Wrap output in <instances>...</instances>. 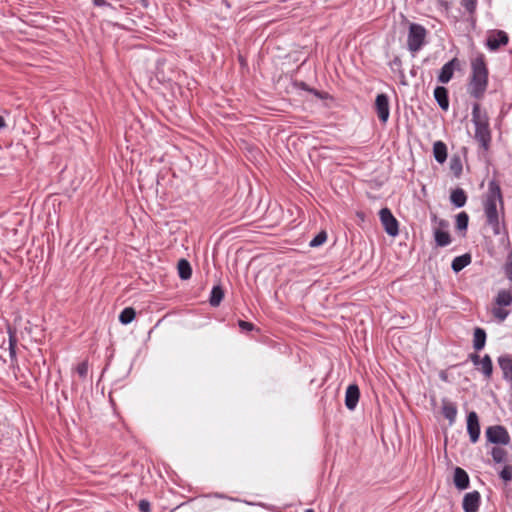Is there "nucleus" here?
<instances>
[{"label": "nucleus", "mask_w": 512, "mask_h": 512, "mask_svg": "<svg viewBox=\"0 0 512 512\" xmlns=\"http://www.w3.org/2000/svg\"><path fill=\"white\" fill-rule=\"evenodd\" d=\"M486 224L491 227L494 235L506 231L504 223V198L500 183L495 178L488 182L487 191L482 197Z\"/></svg>", "instance_id": "obj_1"}, {"label": "nucleus", "mask_w": 512, "mask_h": 512, "mask_svg": "<svg viewBox=\"0 0 512 512\" xmlns=\"http://www.w3.org/2000/svg\"><path fill=\"white\" fill-rule=\"evenodd\" d=\"M489 71L486 64L485 56L478 54L471 61V74L467 84V92L470 97L477 101L484 98L488 87Z\"/></svg>", "instance_id": "obj_2"}, {"label": "nucleus", "mask_w": 512, "mask_h": 512, "mask_svg": "<svg viewBox=\"0 0 512 512\" xmlns=\"http://www.w3.org/2000/svg\"><path fill=\"white\" fill-rule=\"evenodd\" d=\"M489 120L487 111L481 107L479 102H475L472 106V122L475 126L474 138L483 151L489 150L492 140Z\"/></svg>", "instance_id": "obj_3"}, {"label": "nucleus", "mask_w": 512, "mask_h": 512, "mask_svg": "<svg viewBox=\"0 0 512 512\" xmlns=\"http://www.w3.org/2000/svg\"><path fill=\"white\" fill-rule=\"evenodd\" d=\"M426 36L427 30L424 26L417 23H411L409 25L407 37V46L409 51L412 53L418 52L425 45Z\"/></svg>", "instance_id": "obj_4"}, {"label": "nucleus", "mask_w": 512, "mask_h": 512, "mask_svg": "<svg viewBox=\"0 0 512 512\" xmlns=\"http://www.w3.org/2000/svg\"><path fill=\"white\" fill-rule=\"evenodd\" d=\"M485 435L490 443L508 445L511 441L507 429L502 425H493L486 428Z\"/></svg>", "instance_id": "obj_5"}, {"label": "nucleus", "mask_w": 512, "mask_h": 512, "mask_svg": "<svg viewBox=\"0 0 512 512\" xmlns=\"http://www.w3.org/2000/svg\"><path fill=\"white\" fill-rule=\"evenodd\" d=\"M380 221L386 233L390 236H396L399 233V225L397 219L393 216L388 208H382L379 212Z\"/></svg>", "instance_id": "obj_6"}, {"label": "nucleus", "mask_w": 512, "mask_h": 512, "mask_svg": "<svg viewBox=\"0 0 512 512\" xmlns=\"http://www.w3.org/2000/svg\"><path fill=\"white\" fill-rule=\"evenodd\" d=\"M374 108L378 119L385 124L388 121L390 115L388 96L384 93L378 94L375 99Z\"/></svg>", "instance_id": "obj_7"}, {"label": "nucleus", "mask_w": 512, "mask_h": 512, "mask_svg": "<svg viewBox=\"0 0 512 512\" xmlns=\"http://www.w3.org/2000/svg\"><path fill=\"white\" fill-rule=\"evenodd\" d=\"M508 41L509 37L506 32L502 30H494L488 35L486 45L491 51H496L501 46L506 45Z\"/></svg>", "instance_id": "obj_8"}, {"label": "nucleus", "mask_w": 512, "mask_h": 512, "mask_svg": "<svg viewBox=\"0 0 512 512\" xmlns=\"http://www.w3.org/2000/svg\"><path fill=\"white\" fill-rule=\"evenodd\" d=\"M456 69H460V61L455 57L443 65L438 74V81L443 84L448 83Z\"/></svg>", "instance_id": "obj_9"}, {"label": "nucleus", "mask_w": 512, "mask_h": 512, "mask_svg": "<svg viewBox=\"0 0 512 512\" xmlns=\"http://www.w3.org/2000/svg\"><path fill=\"white\" fill-rule=\"evenodd\" d=\"M481 503V495L478 491L468 492L464 495L462 508L464 512H478Z\"/></svg>", "instance_id": "obj_10"}, {"label": "nucleus", "mask_w": 512, "mask_h": 512, "mask_svg": "<svg viewBox=\"0 0 512 512\" xmlns=\"http://www.w3.org/2000/svg\"><path fill=\"white\" fill-rule=\"evenodd\" d=\"M467 431L471 442L476 443L480 437V424L475 411H471L467 415Z\"/></svg>", "instance_id": "obj_11"}, {"label": "nucleus", "mask_w": 512, "mask_h": 512, "mask_svg": "<svg viewBox=\"0 0 512 512\" xmlns=\"http://www.w3.org/2000/svg\"><path fill=\"white\" fill-rule=\"evenodd\" d=\"M360 397V390L356 384H351L347 387L345 393V406L349 410H354L358 404Z\"/></svg>", "instance_id": "obj_12"}, {"label": "nucleus", "mask_w": 512, "mask_h": 512, "mask_svg": "<svg viewBox=\"0 0 512 512\" xmlns=\"http://www.w3.org/2000/svg\"><path fill=\"white\" fill-rule=\"evenodd\" d=\"M498 364L503 373V378L512 382V357L509 354L498 357Z\"/></svg>", "instance_id": "obj_13"}, {"label": "nucleus", "mask_w": 512, "mask_h": 512, "mask_svg": "<svg viewBox=\"0 0 512 512\" xmlns=\"http://www.w3.org/2000/svg\"><path fill=\"white\" fill-rule=\"evenodd\" d=\"M442 415L449 421V424L452 425L457 417L456 404L446 398L442 399Z\"/></svg>", "instance_id": "obj_14"}, {"label": "nucleus", "mask_w": 512, "mask_h": 512, "mask_svg": "<svg viewBox=\"0 0 512 512\" xmlns=\"http://www.w3.org/2000/svg\"><path fill=\"white\" fill-rule=\"evenodd\" d=\"M434 98L436 102L438 103L439 107L447 111L449 108V97H448V90L444 86H437L434 89Z\"/></svg>", "instance_id": "obj_15"}, {"label": "nucleus", "mask_w": 512, "mask_h": 512, "mask_svg": "<svg viewBox=\"0 0 512 512\" xmlns=\"http://www.w3.org/2000/svg\"><path fill=\"white\" fill-rule=\"evenodd\" d=\"M454 484L459 490H465L469 487L470 480L467 472L460 468L456 467L454 470Z\"/></svg>", "instance_id": "obj_16"}, {"label": "nucleus", "mask_w": 512, "mask_h": 512, "mask_svg": "<svg viewBox=\"0 0 512 512\" xmlns=\"http://www.w3.org/2000/svg\"><path fill=\"white\" fill-rule=\"evenodd\" d=\"M450 201L457 208L463 207L467 202L466 192L462 188L452 190L450 194Z\"/></svg>", "instance_id": "obj_17"}, {"label": "nucleus", "mask_w": 512, "mask_h": 512, "mask_svg": "<svg viewBox=\"0 0 512 512\" xmlns=\"http://www.w3.org/2000/svg\"><path fill=\"white\" fill-rule=\"evenodd\" d=\"M433 155L435 160L442 164L447 159V147L446 144L442 141H436L433 144Z\"/></svg>", "instance_id": "obj_18"}, {"label": "nucleus", "mask_w": 512, "mask_h": 512, "mask_svg": "<svg viewBox=\"0 0 512 512\" xmlns=\"http://www.w3.org/2000/svg\"><path fill=\"white\" fill-rule=\"evenodd\" d=\"M486 343V332L483 328L476 327L473 333V348L480 351L484 348Z\"/></svg>", "instance_id": "obj_19"}, {"label": "nucleus", "mask_w": 512, "mask_h": 512, "mask_svg": "<svg viewBox=\"0 0 512 512\" xmlns=\"http://www.w3.org/2000/svg\"><path fill=\"white\" fill-rule=\"evenodd\" d=\"M471 263V255L466 253L453 259L451 268L455 273L460 272Z\"/></svg>", "instance_id": "obj_20"}, {"label": "nucleus", "mask_w": 512, "mask_h": 512, "mask_svg": "<svg viewBox=\"0 0 512 512\" xmlns=\"http://www.w3.org/2000/svg\"><path fill=\"white\" fill-rule=\"evenodd\" d=\"M434 239L437 246L445 247L451 243V236L448 231L442 229L434 230Z\"/></svg>", "instance_id": "obj_21"}, {"label": "nucleus", "mask_w": 512, "mask_h": 512, "mask_svg": "<svg viewBox=\"0 0 512 512\" xmlns=\"http://www.w3.org/2000/svg\"><path fill=\"white\" fill-rule=\"evenodd\" d=\"M178 274L182 280H188L192 276V268L186 259H180L177 264Z\"/></svg>", "instance_id": "obj_22"}, {"label": "nucleus", "mask_w": 512, "mask_h": 512, "mask_svg": "<svg viewBox=\"0 0 512 512\" xmlns=\"http://www.w3.org/2000/svg\"><path fill=\"white\" fill-rule=\"evenodd\" d=\"M223 298H224V290L222 289V287L220 285L214 286L212 288L210 298H209L210 305L213 307L219 306L221 301L223 300Z\"/></svg>", "instance_id": "obj_23"}, {"label": "nucleus", "mask_w": 512, "mask_h": 512, "mask_svg": "<svg viewBox=\"0 0 512 512\" xmlns=\"http://www.w3.org/2000/svg\"><path fill=\"white\" fill-rule=\"evenodd\" d=\"M498 306L506 307L512 304V293L508 290H500L495 298Z\"/></svg>", "instance_id": "obj_24"}, {"label": "nucleus", "mask_w": 512, "mask_h": 512, "mask_svg": "<svg viewBox=\"0 0 512 512\" xmlns=\"http://www.w3.org/2000/svg\"><path fill=\"white\" fill-rule=\"evenodd\" d=\"M479 366L481 367V371L485 378L490 379L493 373V364L490 356L487 354L484 355Z\"/></svg>", "instance_id": "obj_25"}, {"label": "nucleus", "mask_w": 512, "mask_h": 512, "mask_svg": "<svg viewBox=\"0 0 512 512\" xmlns=\"http://www.w3.org/2000/svg\"><path fill=\"white\" fill-rule=\"evenodd\" d=\"M135 316H136L135 309L132 307H126L121 311V313L119 315V321L121 324L127 325L135 319Z\"/></svg>", "instance_id": "obj_26"}, {"label": "nucleus", "mask_w": 512, "mask_h": 512, "mask_svg": "<svg viewBox=\"0 0 512 512\" xmlns=\"http://www.w3.org/2000/svg\"><path fill=\"white\" fill-rule=\"evenodd\" d=\"M450 170L455 177L459 178L462 174V162L459 156H453L450 160Z\"/></svg>", "instance_id": "obj_27"}, {"label": "nucleus", "mask_w": 512, "mask_h": 512, "mask_svg": "<svg viewBox=\"0 0 512 512\" xmlns=\"http://www.w3.org/2000/svg\"><path fill=\"white\" fill-rule=\"evenodd\" d=\"M469 222V216L466 212H460L456 215V228L459 231L467 230Z\"/></svg>", "instance_id": "obj_28"}, {"label": "nucleus", "mask_w": 512, "mask_h": 512, "mask_svg": "<svg viewBox=\"0 0 512 512\" xmlns=\"http://www.w3.org/2000/svg\"><path fill=\"white\" fill-rule=\"evenodd\" d=\"M491 455L496 463H503L506 461L507 451L501 447H493L491 450Z\"/></svg>", "instance_id": "obj_29"}, {"label": "nucleus", "mask_w": 512, "mask_h": 512, "mask_svg": "<svg viewBox=\"0 0 512 512\" xmlns=\"http://www.w3.org/2000/svg\"><path fill=\"white\" fill-rule=\"evenodd\" d=\"M9 333V353L11 358L16 357V346H17V338L15 335V332L12 331L10 328L8 330Z\"/></svg>", "instance_id": "obj_30"}, {"label": "nucleus", "mask_w": 512, "mask_h": 512, "mask_svg": "<svg viewBox=\"0 0 512 512\" xmlns=\"http://www.w3.org/2000/svg\"><path fill=\"white\" fill-rule=\"evenodd\" d=\"M327 240V234L325 231L319 232L309 243L311 247H318Z\"/></svg>", "instance_id": "obj_31"}, {"label": "nucleus", "mask_w": 512, "mask_h": 512, "mask_svg": "<svg viewBox=\"0 0 512 512\" xmlns=\"http://www.w3.org/2000/svg\"><path fill=\"white\" fill-rule=\"evenodd\" d=\"M493 316L499 321L503 322L509 315V311L499 306L498 308H493L492 310Z\"/></svg>", "instance_id": "obj_32"}, {"label": "nucleus", "mask_w": 512, "mask_h": 512, "mask_svg": "<svg viewBox=\"0 0 512 512\" xmlns=\"http://www.w3.org/2000/svg\"><path fill=\"white\" fill-rule=\"evenodd\" d=\"M461 5L465 8V10L469 14H474L476 7H477V1L476 0H461Z\"/></svg>", "instance_id": "obj_33"}, {"label": "nucleus", "mask_w": 512, "mask_h": 512, "mask_svg": "<svg viewBox=\"0 0 512 512\" xmlns=\"http://www.w3.org/2000/svg\"><path fill=\"white\" fill-rule=\"evenodd\" d=\"M500 477L505 482H509L512 480V466L511 465H505L503 469L500 471Z\"/></svg>", "instance_id": "obj_34"}, {"label": "nucleus", "mask_w": 512, "mask_h": 512, "mask_svg": "<svg viewBox=\"0 0 512 512\" xmlns=\"http://www.w3.org/2000/svg\"><path fill=\"white\" fill-rule=\"evenodd\" d=\"M76 372L78 373V375L81 378H83V379L86 378L88 375V362L83 361V362L79 363L76 367Z\"/></svg>", "instance_id": "obj_35"}, {"label": "nucleus", "mask_w": 512, "mask_h": 512, "mask_svg": "<svg viewBox=\"0 0 512 512\" xmlns=\"http://www.w3.org/2000/svg\"><path fill=\"white\" fill-rule=\"evenodd\" d=\"M507 278L512 282V252L509 254L508 262L505 266Z\"/></svg>", "instance_id": "obj_36"}, {"label": "nucleus", "mask_w": 512, "mask_h": 512, "mask_svg": "<svg viewBox=\"0 0 512 512\" xmlns=\"http://www.w3.org/2000/svg\"><path fill=\"white\" fill-rule=\"evenodd\" d=\"M238 325L242 331H252L254 329V325L251 322L239 320Z\"/></svg>", "instance_id": "obj_37"}, {"label": "nucleus", "mask_w": 512, "mask_h": 512, "mask_svg": "<svg viewBox=\"0 0 512 512\" xmlns=\"http://www.w3.org/2000/svg\"><path fill=\"white\" fill-rule=\"evenodd\" d=\"M297 86L300 87L301 89H303L305 91H309V92L313 93L315 96L321 98L320 92L315 89L309 88L305 82H300L297 84Z\"/></svg>", "instance_id": "obj_38"}, {"label": "nucleus", "mask_w": 512, "mask_h": 512, "mask_svg": "<svg viewBox=\"0 0 512 512\" xmlns=\"http://www.w3.org/2000/svg\"><path fill=\"white\" fill-rule=\"evenodd\" d=\"M139 510L141 512H150V502L148 500L142 499L139 501Z\"/></svg>", "instance_id": "obj_39"}, {"label": "nucleus", "mask_w": 512, "mask_h": 512, "mask_svg": "<svg viewBox=\"0 0 512 512\" xmlns=\"http://www.w3.org/2000/svg\"><path fill=\"white\" fill-rule=\"evenodd\" d=\"M93 4L98 7H109L112 10H115L116 8L106 0H92Z\"/></svg>", "instance_id": "obj_40"}, {"label": "nucleus", "mask_w": 512, "mask_h": 512, "mask_svg": "<svg viewBox=\"0 0 512 512\" xmlns=\"http://www.w3.org/2000/svg\"><path fill=\"white\" fill-rule=\"evenodd\" d=\"M469 359L471 360V362L475 365V366H479V364H481V359L480 356L476 353H472L469 355Z\"/></svg>", "instance_id": "obj_41"}, {"label": "nucleus", "mask_w": 512, "mask_h": 512, "mask_svg": "<svg viewBox=\"0 0 512 512\" xmlns=\"http://www.w3.org/2000/svg\"><path fill=\"white\" fill-rule=\"evenodd\" d=\"M437 224H438L437 229L446 230L449 227V222L444 219H440Z\"/></svg>", "instance_id": "obj_42"}, {"label": "nucleus", "mask_w": 512, "mask_h": 512, "mask_svg": "<svg viewBox=\"0 0 512 512\" xmlns=\"http://www.w3.org/2000/svg\"><path fill=\"white\" fill-rule=\"evenodd\" d=\"M431 220L432 222L438 223L440 219L438 218L437 214L431 213Z\"/></svg>", "instance_id": "obj_43"}, {"label": "nucleus", "mask_w": 512, "mask_h": 512, "mask_svg": "<svg viewBox=\"0 0 512 512\" xmlns=\"http://www.w3.org/2000/svg\"><path fill=\"white\" fill-rule=\"evenodd\" d=\"M6 126L5 120L2 116H0V130Z\"/></svg>", "instance_id": "obj_44"}, {"label": "nucleus", "mask_w": 512, "mask_h": 512, "mask_svg": "<svg viewBox=\"0 0 512 512\" xmlns=\"http://www.w3.org/2000/svg\"><path fill=\"white\" fill-rule=\"evenodd\" d=\"M140 1L143 3V5H144L145 7L148 5L147 0H140Z\"/></svg>", "instance_id": "obj_45"}, {"label": "nucleus", "mask_w": 512, "mask_h": 512, "mask_svg": "<svg viewBox=\"0 0 512 512\" xmlns=\"http://www.w3.org/2000/svg\"><path fill=\"white\" fill-rule=\"evenodd\" d=\"M304 512H315L313 509H306Z\"/></svg>", "instance_id": "obj_46"}]
</instances>
